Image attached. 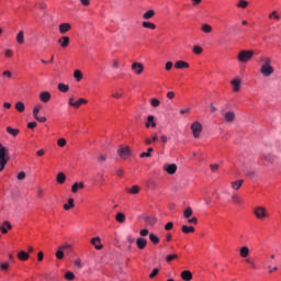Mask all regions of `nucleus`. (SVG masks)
<instances>
[{
	"label": "nucleus",
	"instance_id": "72a5a7b5",
	"mask_svg": "<svg viewBox=\"0 0 281 281\" xmlns=\"http://www.w3.org/2000/svg\"><path fill=\"white\" fill-rule=\"evenodd\" d=\"M159 136H157V134H154L153 138H146L145 139V144L146 146H150V144H153V142H158Z\"/></svg>",
	"mask_w": 281,
	"mask_h": 281
},
{
	"label": "nucleus",
	"instance_id": "20e7f679",
	"mask_svg": "<svg viewBox=\"0 0 281 281\" xmlns=\"http://www.w3.org/2000/svg\"><path fill=\"white\" fill-rule=\"evenodd\" d=\"M117 154L121 159H128L131 157V148L128 146L120 147Z\"/></svg>",
	"mask_w": 281,
	"mask_h": 281
},
{
	"label": "nucleus",
	"instance_id": "7ed1b4c3",
	"mask_svg": "<svg viewBox=\"0 0 281 281\" xmlns=\"http://www.w3.org/2000/svg\"><path fill=\"white\" fill-rule=\"evenodd\" d=\"M254 58V50H240L237 55L239 63H249Z\"/></svg>",
	"mask_w": 281,
	"mask_h": 281
},
{
	"label": "nucleus",
	"instance_id": "9d476101",
	"mask_svg": "<svg viewBox=\"0 0 281 281\" xmlns=\"http://www.w3.org/2000/svg\"><path fill=\"white\" fill-rule=\"evenodd\" d=\"M146 245H148V240H146V238L138 237L136 239V246L138 249H146Z\"/></svg>",
	"mask_w": 281,
	"mask_h": 281
},
{
	"label": "nucleus",
	"instance_id": "c756f323",
	"mask_svg": "<svg viewBox=\"0 0 281 281\" xmlns=\"http://www.w3.org/2000/svg\"><path fill=\"white\" fill-rule=\"evenodd\" d=\"M24 33L23 31H20L18 34H16V43H19V45H23L24 43Z\"/></svg>",
	"mask_w": 281,
	"mask_h": 281
},
{
	"label": "nucleus",
	"instance_id": "473e14b6",
	"mask_svg": "<svg viewBox=\"0 0 281 281\" xmlns=\"http://www.w3.org/2000/svg\"><path fill=\"white\" fill-rule=\"evenodd\" d=\"M58 91H61V93H67V91H69V86L65 85V83H59L57 86Z\"/></svg>",
	"mask_w": 281,
	"mask_h": 281
},
{
	"label": "nucleus",
	"instance_id": "de8ad7c7",
	"mask_svg": "<svg viewBox=\"0 0 281 281\" xmlns=\"http://www.w3.org/2000/svg\"><path fill=\"white\" fill-rule=\"evenodd\" d=\"M177 258H179V256L178 255H168L167 257H166V262H172V260H177Z\"/></svg>",
	"mask_w": 281,
	"mask_h": 281
},
{
	"label": "nucleus",
	"instance_id": "f8f14e48",
	"mask_svg": "<svg viewBox=\"0 0 281 281\" xmlns=\"http://www.w3.org/2000/svg\"><path fill=\"white\" fill-rule=\"evenodd\" d=\"M145 126H146V128H150V126H151V128H155L157 126L154 115L147 116V122H146Z\"/></svg>",
	"mask_w": 281,
	"mask_h": 281
},
{
	"label": "nucleus",
	"instance_id": "2eb2a0df",
	"mask_svg": "<svg viewBox=\"0 0 281 281\" xmlns=\"http://www.w3.org/2000/svg\"><path fill=\"white\" fill-rule=\"evenodd\" d=\"M8 229H12V224L9 221L2 223L0 231L2 234H8Z\"/></svg>",
	"mask_w": 281,
	"mask_h": 281
},
{
	"label": "nucleus",
	"instance_id": "c9c22d12",
	"mask_svg": "<svg viewBox=\"0 0 281 281\" xmlns=\"http://www.w3.org/2000/svg\"><path fill=\"white\" fill-rule=\"evenodd\" d=\"M149 240L154 244V245H159V237H157V235L150 233L149 234Z\"/></svg>",
	"mask_w": 281,
	"mask_h": 281
},
{
	"label": "nucleus",
	"instance_id": "c85d7f7f",
	"mask_svg": "<svg viewBox=\"0 0 281 281\" xmlns=\"http://www.w3.org/2000/svg\"><path fill=\"white\" fill-rule=\"evenodd\" d=\"M15 109L16 111H19V113H23V111H25V103H23L22 101L16 102Z\"/></svg>",
	"mask_w": 281,
	"mask_h": 281
},
{
	"label": "nucleus",
	"instance_id": "9b49d317",
	"mask_svg": "<svg viewBox=\"0 0 281 281\" xmlns=\"http://www.w3.org/2000/svg\"><path fill=\"white\" fill-rule=\"evenodd\" d=\"M40 100L41 102L47 103L49 100H52V93L44 91L40 93Z\"/></svg>",
	"mask_w": 281,
	"mask_h": 281
},
{
	"label": "nucleus",
	"instance_id": "8fccbe9b",
	"mask_svg": "<svg viewBox=\"0 0 281 281\" xmlns=\"http://www.w3.org/2000/svg\"><path fill=\"white\" fill-rule=\"evenodd\" d=\"M56 258L57 260H63V258H65V252L63 249H59V251L56 252Z\"/></svg>",
	"mask_w": 281,
	"mask_h": 281
},
{
	"label": "nucleus",
	"instance_id": "f704fd0d",
	"mask_svg": "<svg viewBox=\"0 0 281 281\" xmlns=\"http://www.w3.org/2000/svg\"><path fill=\"white\" fill-rule=\"evenodd\" d=\"M201 30L204 32V34H210L212 32V25L202 24Z\"/></svg>",
	"mask_w": 281,
	"mask_h": 281
},
{
	"label": "nucleus",
	"instance_id": "412c9836",
	"mask_svg": "<svg viewBox=\"0 0 281 281\" xmlns=\"http://www.w3.org/2000/svg\"><path fill=\"white\" fill-rule=\"evenodd\" d=\"M239 256L241 258H247L249 256V247L247 246H243L240 249H239Z\"/></svg>",
	"mask_w": 281,
	"mask_h": 281
},
{
	"label": "nucleus",
	"instance_id": "58836bf2",
	"mask_svg": "<svg viewBox=\"0 0 281 281\" xmlns=\"http://www.w3.org/2000/svg\"><path fill=\"white\" fill-rule=\"evenodd\" d=\"M65 280H68V281L76 280V274H74V272L71 271H67L65 273Z\"/></svg>",
	"mask_w": 281,
	"mask_h": 281
},
{
	"label": "nucleus",
	"instance_id": "a211bd4d",
	"mask_svg": "<svg viewBox=\"0 0 281 281\" xmlns=\"http://www.w3.org/2000/svg\"><path fill=\"white\" fill-rule=\"evenodd\" d=\"M176 69H188V67H190V64H188V61H183V60H178L175 64Z\"/></svg>",
	"mask_w": 281,
	"mask_h": 281
},
{
	"label": "nucleus",
	"instance_id": "6e6552de",
	"mask_svg": "<svg viewBox=\"0 0 281 281\" xmlns=\"http://www.w3.org/2000/svg\"><path fill=\"white\" fill-rule=\"evenodd\" d=\"M255 216H257V218H267V209L262 207V206H258L255 209Z\"/></svg>",
	"mask_w": 281,
	"mask_h": 281
},
{
	"label": "nucleus",
	"instance_id": "ddd939ff",
	"mask_svg": "<svg viewBox=\"0 0 281 281\" xmlns=\"http://www.w3.org/2000/svg\"><path fill=\"white\" fill-rule=\"evenodd\" d=\"M225 122L232 123L236 120V114L233 111H228L224 114Z\"/></svg>",
	"mask_w": 281,
	"mask_h": 281
},
{
	"label": "nucleus",
	"instance_id": "4be33fe9",
	"mask_svg": "<svg viewBox=\"0 0 281 281\" xmlns=\"http://www.w3.org/2000/svg\"><path fill=\"white\" fill-rule=\"evenodd\" d=\"M18 258H19V260H22V262H25V260L30 259V254L22 250L18 254Z\"/></svg>",
	"mask_w": 281,
	"mask_h": 281
},
{
	"label": "nucleus",
	"instance_id": "13d9d810",
	"mask_svg": "<svg viewBox=\"0 0 281 281\" xmlns=\"http://www.w3.org/2000/svg\"><path fill=\"white\" fill-rule=\"evenodd\" d=\"M16 179H18L19 181H23V179H25V171L19 172L18 176H16Z\"/></svg>",
	"mask_w": 281,
	"mask_h": 281
},
{
	"label": "nucleus",
	"instance_id": "69168bd1",
	"mask_svg": "<svg viewBox=\"0 0 281 281\" xmlns=\"http://www.w3.org/2000/svg\"><path fill=\"white\" fill-rule=\"evenodd\" d=\"M35 120H36L37 122H41V123L47 122V117H45V116H37V117H35Z\"/></svg>",
	"mask_w": 281,
	"mask_h": 281
},
{
	"label": "nucleus",
	"instance_id": "ea45409f",
	"mask_svg": "<svg viewBox=\"0 0 281 281\" xmlns=\"http://www.w3.org/2000/svg\"><path fill=\"white\" fill-rule=\"evenodd\" d=\"M127 192H130V194H139V187L133 186L131 189H127Z\"/></svg>",
	"mask_w": 281,
	"mask_h": 281
},
{
	"label": "nucleus",
	"instance_id": "7c9ffc66",
	"mask_svg": "<svg viewBox=\"0 0 281 281\" xmlns=\"http://www.w3.org/2000/svg\"><path fill=\"white\" fill-rule=\"evenodd\" d=\"M71 207H75L74 199H72V198H69V199H68V203H67V204H64V210L69 211V210H71Z\"/></svg>",
	"mask_w": 281,
	"mask_h": 281
},
{
	"label": "nucleus",
	"instance_id": "864d4df0",
	"mask_svg": "<svg viewBox=\"0 0 281 281\" xmlns=\"http://www.w3.org/2000/svg\"><path fill=\"white\" fill-rule=\"evenodd\" d=\"M4 56L5 58H12V56H14V53L12 52V49H5Z\"/></svg>",
	"mask_w": 281,
	"mask_h": 281
},
{
	"label": "nucleus",
	"instance_id": "e433bc0d",
	"mask_svg": "<svg viewBox=\"0 0 281 281\" xmlns=\"http://www.w3.org/2000/svg\"><path fill=\"white\" fill-rule=\"evenodd\" d=\"M41 109H43V105L38 104L33 109V117H38V113H41Z\"/></svg>",
	"mask_w": 281,
	"mask_h": 281
},
{
	"label": "nucleus",
	"instance_id": "b1692460",
	"mask_svg": "<svg viewBox=\"0 0 281 281\" xmlns=\"http://www.w3.org/2000/svg\"><path fill=\"white\" fill-rule=\"evenodd\" d=\"M145 223H146V225H150L153 227V225H155L157 223V217L146 216L145 217Z\"/></svg>",
	"mask_w": 281,
	"mask_h": 281
},
{
	"label": "nucleus",
	"instance_id": "39448f33",
	"mask_svg": "<svg viewBox=\"0 0 281 281\" xmlns=\"http://www.w3.org/2000/svg\"><path fill=\"white\" fill-rule=\"evenodd\" d=\"M191 131H192L193 136H194L195 138H196V137H200L201 131H203V126L201 125V123L194 122V123L191 125Z\"/></svg>",
	"mask_w": 281,
	"mask_h": 281
},
{
	"label": "nucleus",
	"instance_id": "e2e57ef3",
	"mask_svg": "<svg viewBox=\"0 0 281 281\" xmlns=\"http://www.w3.org/2000/svg\"><path fill=\"white\" fill-rule=\"evenodd\" d=\"M36 126H37V123H36V122H30V123H27V128L34 130V128H36Z\"/></svg>",
	"mask_w": 281,
	"mask_h": 281
},
{
	"label": "nucleus",
	"instance_id": "052dcab7",
	"mask_svg": "<svg viewBox=\"0 0 281 281\" xmlns=\"http://www.w3.org/2000/svg\"><path fill=\"white\" fill-rule=\"evenodd\" d=\"M75 267H77V269H82V261L80 259L75 260Z\"/></svg>",
	"mask_w": 281,
	"mask_h": 281
},
{
	"label": "nucleus",
	"instance_id": "79ce46f5",
	"mask_svg": "<svg viewBox=\"0 0 281 281\" xmlns=\"http://www.w3.org/2000/svg\"><path fill=\"white\" fill-rule=\"evenodd\" d=\"M74 78H76L77 82H80V80H82V71L75 70Z\"/></svg>",
	"mask_w": 281,
	"mask_h": 281
},
{
	"label": "nucleus",
	"instance_id": "0eeeda50",
	"mask_svg": "<svg viewBox=\"0 0 281 281\" xmlns=\"http://www.w3.org/2000/svg\"><path fill=\"white\" fill-rule=\"evenodd\" d=\"M87 99H79L78 101L74 100V97H71L68 101L69 106H74V109H80V105L87 104Z\"/></svg>",
	"mask_w": 281,
	"mask_h": 281
},
{
	"label": "nucleus",
	"instance_id": "6e6d98bb",
	"mask_svg": "<svg viewBox=\"0 0 281 281\" xmlns=\"http://www.w3.org/2000/svg\"><path fill=\"white\" fill-rule=\"evenodd\" d=\"M175 227V224L172 222H168L166 225H165V229L167 232H170V229H172Z\"/></svg>",
	"mask_w": 281,
	"mask_h": 281
},
{
	"label": "nucleus",
	"instance_id": "37998d69",
	"mask_svg": "<svg viewBox=\"0 0 281 281\" xmlns=\"http://www.w3.org/2000/svg\"><path fill=\"white\" fill-rule=\"evenodd\" d=\"M116 221L117 223H124L126 221V215H124L123 213H117Z\"/></svg>",
	"mask_w": 281,
	"mask_h": 281
},
{
	"label": "nucleus",
	"instance_id": "f03ea898",
	"mask_svg": "<svg viewBox=\"0 0 281 281\" xmlns=\"http://www.w3.org/2000/svg\"><path fill=\"white\" fill-rule=\"evenodd\" d=\"M260 63H263L260 68V74H262L265 78H269V76H272L274 69H273V66H271V58L269 57L261 58Z\"/></svg>",
	"mask_w": 281,
	"mask_h": 281
},
{
	"label": "nucleus",
	"instance_id": "49530a36",
	"mask_svg": "<svg viewBox=\"0 0 281 281\" xmlns=\"http://www.w3.org/2000/svg\"><path fill=\"white\" fill-rule=\"evenodd\" d=\"M193 54H203V47L199 46V45H195L193 46Z\"/></svg>",
	"mask_w": 281,
	"mask_h": 281
},
{
	"label": "nucleus",
	"instance_id": "a878e982",
	"mask_svg": "<svg viewBox=\"0 0 281 281\" xmlns=\"http://www.w3.org/2000/svg\"><path fill=\"white\" fill-rule=\"evenodd\" d=\"M153 16H155V10H148L147 12H145L143 14V19L145 21H148V20L153 19Z\"/></svg>",
	"mask_w": 281,
	"mask_h": 281
},
{
	"label": "nucleus",
	"instance_id": "aec40b11",
	"mask_svg": "<svg viewBox=\"0 0 281 281\" xmlns=\"http://www.w3.org/2000/svg\"><path fill=\"white\" fill-rule=\"evenodd\" d=\"M181 278L184 281H190L192 280V272L190 270H184L181 272Z\"/></svg>",
	"mask_w": 281,
	"mask_h": 281
},
{
	"label": "nucleus",
	"instance_id": "5fc2aeb1",
	"mask_svg": "<svg viewBox=\"0 0 281 281\" xmlns=\"http://www.w3.org/2000/svg\"><path fill=\"white\" fill-rule=\"evenodd\" d=\"M127 243H130L128 249H131V246L133 245V243H135V237H133V235H128Z\"/></svg>",
	"mask_w": 281,
	"mask_h": 281
},
{
	"label": "nucleus",
	"instance_id": "4468645a",
	"mask_svg": "<svg viewBox=\"0 0 281 281\" xmlns=\"http://www.w3.org/2000/svg\"><path fill=\"white\" fill-rule=\"evenodd\" d=\"M231 85L233 86L234 93H238V91H240V79H233Z\"/></svg>",
	"mask_w": 281,
	"mask_h": 281
},
{
	"label": "nucleus",
	"instance_id": "a19ab883",
	"mask_svg": "<svg viewBox=\"0 0 281 281\" xmlns=\"http://www.w3.org/2000/svg\"><path fill=\"white\" fill-rule=\"evenodd\" d=\"M192 214H193L192 207H187L183 212L184 218H190V216H192Z\"/></svg>",
	"mask_w": 281,
	"mask_h": 281
},
{
	"label": "nucleus",
	"instance_id": "4c0bfd02",
	"mask_svg": "<svg viewBox=\"0 0 281 281\" xmlns=\"http://www.w3.org/2000/svg\"><path fill=\"white\" fill-rule=\"evenodd\" d=\"M66 179H67V177L65 176V173L59 172L57 175V183H65Z\"/></svg>",
	"mask_w": 281,
	"mask_h": 281
},
{
	"label": "nucleus",
	"instance_id": "bb28decb",
	"mask_svg": "<svg viewBox=\"0 0 281 281\" xmlns=\"http://www.w3.org/2000/svg\"><path fill=\"white\" fill-rule=\"evenodd\" d=\"M7 133L9 135H12V137H16V135H19L20 131L16 128H12V126H8L7 127Z\"/></svg>",
	"mask_w": 281,
	"mask_h": 281
},
{
	"label": "nucleus",
	"instance_id": "6ab92c4d",
	"mask_svg": "<svg viewBox=\"0 0 281 281\" xmlns=\"http://www.w3.org/2000/svg\"><path fill=\"white\" fill-rule=\"evenodd\" d=\"M82 188H85L83 182H75L71 187V192H74V194H76V192H78V190H82Z\"/></svg>",
	"mask_w": 281,
	"mask_h": 281
},
{
	"label": "nucleus",
	"instance_id": "423d86ee",
	"mask_svg": "<svg viewBox=\"0 0 281 281\" xmlns=\"http://www.w3.org/2000/svg\"><path fill=\"white\" fill-rule=\"evenodd\" d=\"M132 70L136 76H142V74H144V64L134 61L132 64Z\"/></svg>",
	"mask_w": 281,
	"mask_h": 281
},
{
	"label": "nucleus",
	"instance_id": "338daca9",
	"mask_svg": "<svg viewBox=\"0 0 281 281\" xmlns=\"http://www.w3.org/2000/svg\"><path fill=\"white\" fill-rule=\"evenodd\" d=\"M212 172H216L218 170V165L213 164L210 166Z\"/></svg>",
	"mask_w": 281,
	"mask_h": 281
},
{
	"label": "nucleus",
	"instance_id": "dca6fc26",
	"mask_svg": "<svg viewBox=\"0 0 281 281\" xmlns=\"http://www.w3.org/2000/svg\"><path fill=\"white\" fill-rule=\"evenodd\" d=\"M164 169L168 175H175V172H177V165L176 164L167 165L165 166Z\"/></svg>",
	"mask_w": 281,
	"mask_h": 281
},
{
	"label": "nucleus",
	"instance_id": "774afa93",
	"mask_svg": "<svg viewBox=\"0 0 281 281\" xmlns=\"http://www.w3.org/2000/svg\"><path fill=\"white\" fill-rule=\"evenodd\" d=\"M140 236H148V229L144 228L139 232Z\"/></svg>",
	"mask_w": 281,
	"mask_h": 281
},
{
	"label": "nucleus",
	"instance_id": "f3484780",
	"mask_svg": "<svg viewBox=\"0 0 281 281\" xmlns=\"http://www.w3.org/2000/svg\"><path fill=\"white\" fill-rule=\"evenodd\" d=\"M69 30H71V24H69V23H61L59 25L60 34H67V32H69Z\"/></svg>",
	"mask_w": 281,
	"mask_h": 281
},
{
	"label": "nucleus",
	"instance_id": "2f4dec72",
	"mask_svg": "<svg viewBox=\"0 0 281 281\" xmlns=\"http://www.w3.org/2000/svg\"><path fill=\"white\" fill-rule=\"evenodd\" d=\"M143 27H146L147 30H157V25L153 22H143Z\"/></svg>",
	"mask_w": 281,
	"mask_h": 281
},
{
	"label": "nucleus",
	"instance_id": "603ef678",
	"mask_svg": "<svg viewBox=\"0 0 281 281\" xmlns=\"http://www.w3.org/2000/svg\"><path fill=\"white\" fill-rule=\"evenodd\" d=\"M150 103H151V106H154V108H157V106H159V104H161L159 99H155V98L151 99Z\"/></svg>",
	"mask_w": 281,
	"mask_h": 281
},
{
	"label": "nucleus",
	"instance_id": "bf43d9fd",
	"mask_svg": "<svg viewBox=\"0 0 281 281\" xmlns=\"http://www.w3.org/2000/svg\"><path fill=\"white\" fill-rule=\"evenodd\" d=\"M158 273H159V269H157V268H155L153 271H151V273L149 274V278H156L157 276H158Z\"/></svg>",
	"mask_w": 281,
	"mask_h": 281
},
{
	"label": "nucleus",
	"instance_id": "5701e85b",
	"mask_svg": "<svg viewBox=\"0 0 281 281\" xmlns=\"http://www.w3.org/2000/svg\"><path fill=\"white\" fill-rule=\"evenodd\" d=\"M58 43H60L63 48L69 47V37L63 36L61 38L58 40Z\"/></svg>",
	"mask_w": 281,
	"mask_h": 281
},
{
	"label": "nucleus",
	"instance_id": "3c124183",
	"mask_svg": "<svg viewBox=\"0 0 281 281\" xmlns=\"http://www.w3.org/2000/svg\"><path fill=\"white\" fill-rule=\"evenodd\" d=\"M269 19H274L276 21H280V15H278V11H273L270 15Z\"/></svg>",
	"mask_w": 281,
	"mask_h": 281
},
{
	"label": "nucleus",
	"instance_id": "1a4fd4ad",
	"mask_svg": "<svg viewBox=\"0 0 281 281\" xmlns=\"http://www.w3.org/2000/svg\"><path fill=\"white\" fill-rule=\"evenodd\" d=\"M91 245H93V247L100 251V249H103V245L101 243V239L100 237H93L91 240H90Z\"/></svg>",
	"mask_w": 281,
	"mask_h": 281
},
{
	"label": "nucleus",
	"instance_id": "f257e3e1",
	"mask_svg": "<svg viewBox=\"0 0 281 281\" xmlns=\"http://www.w3.org/2000/svg\"><path fill=\"white\" fill-rule=\"evenodd\" d=\"M10 161V149L0 143V172H3Z\"/></svg>",
	"mask_w": 281,
	"mask_h": 281
},
{
	"label": "nucleus",
	"instance_id": "0e129e2a",
	"mask_svg": "<svg viewBox=\"0 0 281 281\" xmlns=\"http://www.w3.org/2000/svg\"><path fill=\"white\" fill-rule=\"evenodd\" d=\"M2 76H4V78H12V72L10 70H5L2 72Z\"/></svg>",
	"mask_w": 281,
	"mask_h": 281
},
{
	"label": "nucleus",
	"instance_id": "393cba45",
	"mask_svg": "<svg viewBox=\"0 0 281 281\" xmlns=\"http://www.w3.org/2000/svg\"><path fill=\"white\" fill-rule=\"evenodd\" d=\"M183 234H194V226L182 225Z\"/></svg>",
	"mask_w": 281,
	"mask_h": 281
},
{
	"label": "nucleus",
	"instance_id": "a18cd8bd",
	"mask_svg": "<svg viewBox=\"0 0 281 281\" xmlns=\"http://www.w3.org/2000/svg\"><path fill=\"white\" fill-rule=\"evenodd\" d=\"M57 146H59L60 148H65V146H67V139L65 138H59L57 140Z\"/></svg>",
	"mask_w": 281,
	"mask_h": 281
},
{
	"label": "nucleus",
	"instance_id": "4d7b16f0",
	"mask_svg": "<svg viewBox=\"0 0 281 281\" xmlns=\"http://www.w3.org/2000/svg\"><path fill=\"white\" fill-rule=\"evenodd\" d=\"M232 201H233V203L239 204L240 203V198L236 194H233L232 195Z\"/></svg>",
	"mask_w": 281,
	"mask_h": 281
},
{
	"label": "nucleus",
	"instance_id": "c03bdc74",
	"mask_svg": "<svg viewBox=\"0 0 281 281\" xmlns=\"http://www.w3.org/2000/svg\"><path fill=\"white\" fill-rule=\"evenodd\" d=\"M247 5H249V2L246 0H240L237 4V8H241L243 10H245V8H247Z\"/></svg>",
	"mask_w": 281,
	"mask_h": 281
},
{
	"label": "nucleus",
	"instance_id": "cd10ccee",
	"mask_svg": "<svg viewBox=\"0 0 281 281\" xmlns=\"http://www.w3.org/2000/svg\"><path fill=\"white\" fill-rule=\"evenodd\" d=\"M244 180H237V181H233L231 183L233 190H240V187L243 186Z\"/></svg>",
	"mask_w": 281,
	"mask_h": 281
},
{
	"label": "nucleus",
	"instance_id": "680f3d73",
	"mask_svg": "<svg viewBox=\"0 0 281 281\" xmlns=\"http://www.w3.org/2000/svg\"><path fill=\"white\" fill-rule=\"evenodd\" d=\"M172 61H167L165 66L166 71H170V69H172Z\"/></svg>",
	"mask_w": 281,
	"mask_h": 281
},
{
	"label": "nucleus",
	"instance_id": "09e8293b",
	"mask_svg": "<svg viewBox=\"0 0 281 281\" xmlns=\"http://www.w3.org/2000/svg\"><path fill=\"white\" fill-rule=\"evenodd\" d=\"M8 269H10V263L8 262H2L0 265V271H8Z\"/></svg>",
	"mask_w": 281,
	"mask_h": 281
}]
</instances>
